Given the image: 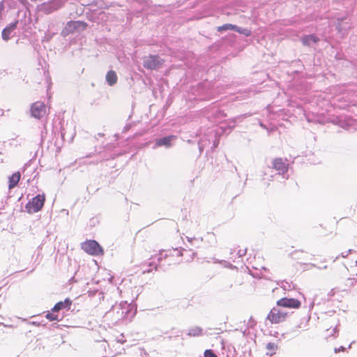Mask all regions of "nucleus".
Segmentation results:
<instances>
[{"instance_id": "obj_1", "label": "nucleus", "mask_w": 357, "mask_h": 357, "mask_svg": "<svg viewBox=\"0 0 357 357\" xmlns=\"http://www.w3.org/2000/svg\"><path fill=\"white\" fill-rule=\"evenodd\" d=\"M183 250H178L177 248L162 250L160 253L154 257L150 258V261L148 262L147 265L144 264L142 267V273H150L153 270H157L158 266H165V264H162V259H166L176 255L177 257L183 255Z\"/></svg>"}, {"instance_id": "obj_2", "label": "nucleus", "mask_w": 357, "mask_h": 357, "mask_svg": "<svg viewBox=\"0 0 357 357\" xmlns=\"http://www.w3.org/2000/svg\"><path fill=\"white\" fill-rule=\"evenodd\" d=\"M130 312V305L127 302H121L112 306L105 314V318L112 324H118L126 318Z\"/></svg>"}, {"instance_id": "obj_3", "label": "nucleus", "mask_w": 357, "mask_h": 357, "mask_svg": "<svg viewBox=\"0 0 357 357\" xmlns=\"http://www.w3.org/2000/svg\"><path fill=\"white\" fill-rule=\"evenodd\" d=\"M45 201V197L44 194L38 195L26 204V211L30 214L40 211L44 206Z\"/></svg>"}, {"instance_id": "obj_4", "label": "nucleus", "mask_w": 357, "mask_h": 357, "mask_svg": "<svg viewBox=\"0 0 357 357\" xmlns=\"http://www.w3.org/2000/svg\"><path fill=\"white\" fill-rule=\"evenodd\" d=\"M82 249L91 255H100L103 250L99 243L94 240H89L82 243Z\"/></svg>"}, {"instance_id": "obj_5", "label": "nucleus", "mask_w": 357, "mask_h": 357, "mask_svg": "<svg viewBox=\"0 0 357 357\" xmlns=\"http://www.w3.org/2000/svg\"><path fill=\"white\" fill-rule=\"evenodd\" d=\"M86 26V23L82 21L68 22L61 31L63 36H66L75 31L84 30Z\"/></svg>"}, {"instance_id": "obj_6", "label": "nucleus", "mask_w": 357, "mask_h": 357, "mask_svg": "<svg viewBox=\"0 0 357 357\" xmlns=\"http://www.w3.org/2000/svg\"><path fill=\"white\" fill-rule=\"evenodd\" d=\"M163 63V60L158 56L149 55L144 58V67L149 70H155L160 68Z\"/></svg>"}, {"instance_id": "obj_7", "label": "nucleus", "mask_w": 357, "mask_h": 357, "mask_svg": "<svg viewBox=\"0 0 357 357\" xmlns=\"http://www.w3.org/2000/svg\"><path fill=\"white\" fill-rule=\"evenodd\" d=\"M287 313L283 310L273 307L267 316V319L271 324H278L285 320Z\"/></svg>"}, {"instance_id": "obj_8", "label": "nucleus", "mask_w": 357, "mask_h": 357, "mask_svg": "<svg viewBox=\"0 0 357 357\" xmlns=\"http://www.w3.org/2000/svg\"><path fill=\"white\" fill-rule=\"evenodd\" d=\"M47 114L46 105L43 102H36L31 106V114L37 119H40Z\"/></svg>"}, {"instance_id": "obj_9", "label": "nucleus", "mask_w": 357, "mask_h": 357, "mask_svg": "<svg viewBox=\"0 0 357 357\" xmlns=\"http://www.w3.org/2000/svg\"><path fill=\"white\" fill-rule=\"evenodd\" d=\"M277 305L284 307L297 309L300 307L301 302L295 298H282L278 301Z\"/></svg>"}, {"instance_id": "obj_10", "label": "nucleus", "mask_w": 357, "mask_h": 357, "mask_svg": "<svg viewBox=\"0 0 357 357\" xmlns=\"http://www.w3.org/2000/svg\"><path fill=\"white\" fill-rule=\"evenodd\" d=\"M273 168L278 171L279 174H284L287 171L288 165L282 158H275L273 160Z\"/></svg>"}, {"instance_id": "obj_11", "label": "nucleus", "mask_w": 357, "mask_h": 357, "mask_svg": "<svg viewBox=\"0 0 357 357\" xmlns=\"http://www.w3.org/2000/svg\"><path fill=\"white\" fill-rule=\"evenodd\" d=\"M175 138V136L169 135L158 139L155 141L153 148L155 149L159 146H165L166 148H169L172 146V141Z\"/></svg>"}, {"instance_id": "obj_12", "label": "nucleus", "mask_w": 357, "mask_h": 357, "mask_svg": "<svg viewBox=\"0 0 357 357\" xmlns=\"http://www.w3.org/2000/svg\"><path fill=\"white\" fill-rule=\"evenodd\" d=\"M224 29L225 31L227 30H233L235 32L244 35L245 36H249L251 33L250 30L248 29L241 28L231 24H225Z\"/></svg>"}, {"instance_id": "obj_13", "label": "nucleus", "mask_w": 357, "mask_h": 357, "mask_svg": "<svg viewBox=\"0 0 357 357\" xmlns=\"http://www.w3.org/2000/svg\"><path fill=\"white\" fill-rule=\"evenodd\" d=\"M59 6L55 2L44 3L40 6V11L45 14H50L53 11L57 10Z\"/></svg>"}, {"instance_id": "obj_14", "label": "nucleus", "mask_w": 357, "mask_h": 357, "mask_svg": "<svg viewBox=\"0 0 357 357\" xmlns=\"http://www.w3.org/2000/svg\"><path fill=\"white\" fill-rule=\"evenodd\" d=\"M72 305V301L70 298H66L63 301H60L55 304L52 309V312H59L62 309L69 310Z\"/></svg>"}, {"instance_id": "obj_15", "label": "nucleus", "mask_w": 357, "mask_h": 357, "mask_svg": "<svg viewBox=\"0 0 357 357\" xmlns=\"http://www.w3.org/2000/svg\"><path fill=\"white\" fill-rule=\"evenodd\" d=\"M17 22H12L3 29L2 38L4 40H8L10 38L11 33L15 29L17 26Z\"/></svg>"}, {"instance_id": "obj_16", "label": "nucleus", "mask_w": 357, "mask_h": 357, "mask_svg": "<svg viewBox=\"0 0 357 357\" xmlns=\"http://www.w3.org/2000/svg\"><path fill=\"white\" fill-rule=\"evenodd\" d=\"M20 179V173L19 172H15L10 176H9V178H8L9 189H12L15 185H17Z\"/></svg>"}, {"instance_id": "obj_17", "label": "nucleus", "mask_w": 357, "mask_h": 357, "mask_svg": "<svg viewBox=\"0 0 357 357\" xmlns=\"http://www.w3.org/2000/svg\"><path fill=\"white\" fill-rule=\"evenodd\" d=\"M105 79L107 83L109 86H113L117 82V75L115 71L114 70H109L107 72L105 76Z\"/></svg>"}, {"instance_id": "obj_18", "label": "nucleus", "mask_w": 357, "mask_h": 357, "mask_svg": "<svg viewBox=\"0 0 357 357\" xmlns=\"http://www.w3.org/2000/svg\"><path fill=\"white\" fill-rule=\"evenodd\" d=\"M187 335L190 337H198L202 335V329L199 326H193L188 330Z\"/></svg>"}, {"instance_id": "obj_19", "label": "nucleus", "mask_w": 357, "mask_h": 357, "mask_svg": "<svg viewBox=\"0 0 357 357\" xmlns=\"http://www.w3.org/2000/svg\"><path fill=\"white\" fill-rule=\"evenodd\" d=\"M317 40L318 38L314 35L305 36L302 38L303 43L306 45H311Z\"/></svg>"}, {"instance_id": "obj_20", "label": "nucleus", "mask_w": 357, "mask_h": 357, "mask_svg": "<svg viewBox=\"0 0 357 357\" xmlns=\"http://www.w3.org/2000/svg\"><path fill=\"white\" fill-rule=\"evenodd\" d=\"M266 349L270 351V354L272 355L275 353L277 346L274 343L269 342L266 345Z\"/></svg>"}, {"instance_id": "obj_21", "label": "nucleus", "mask_w": 357, "mask_h": 357, "mask_svg": "<svg viewBox=\"0 0 357 357\" xmlns=\"http://www.w3.org/2000/svg\"><path fill=\"white\" fill-rule=\"evenodd\" d=\"M54 312H48L46 314V318L50 321H57L59 320L58 315L54 314Z\"/></svg>"}, {"instance_id": "obj_22", "label": "nucleus", "mask_w": 357, "mask_h": 357, "mask_svg": "<svg viewBox=\"0 0 357 357\" xmlns=\"http://www.w3.org/2000/svg\"><path fill=\"white\" fill-rule=\"evenodd\" d=\"M204 357H218L212 350L206 349L204 351Z\"/></svg>"}, {"instance_id": "obj_23", "label": "nucleus", "mask_w": 357, "mask_h": 357, "mask_svg": "<svg viewBox=\"0 0 357 357\" xmlns=\"http://www.w3.org/2000/svg\"><path fill=\"white\" fill-rule=\"evenodd\" d=\"M52 36H53V33H46L45 36H44V40H47V41H49L52 38Z\"/></svg>"}, {"instance_id": "obj_24", "label": "nucleus", "mask_w": 357, "mask_h": 357, "mask_svg": "<svg viewBox=\"0 0 357 357\" xmlns=\"http://www.w3.org/2000/svg\"><path fill=\"white\" fill-rule=\"evenodd\" d=\"M98 291L96 290H89L88 294L89 296H93Z\"/></svg>"}, {"instance_id": "obj_25", "label": "nucleus", "mask_w": 357, "mask_h": 357, "mask_svg": "<svg viewBox=\"0 0 357 357\" xmlns=\"http://www.w3.org/2000/svg\"><path fill=\"white\" fill-rule=\"evenodd\" d=\"M344 350H345V348L344 347H339L337 349V348L335 349V352L337 353L339 351H344Z\"/></svg>"}, {"instance_id": "obj_26", "label": "nucleus", "mask_w": 357, "mask_h": 357, "mask_svg": "<svg viewBox=\"0 0 357 357\" xmlns=\"http://www.w3.org/2000/svg\"><path fill=\"white\" fill-rule=\"evenodd\" d=\"M350 252H351V250H349L347 252H344V253H342V256L343 257H347V256L349 255V253H350Z\"/></svg>"}, {"instance_id": "obj_27", "label": "nucleus", "mask_w": 357, "mask_h": 357, "mask_svg": "<svg viewBox=\"0 0 357 357\" xmlns=\"http://www.w3.org/2000/svg\"><path fill=\"white\" fill-rule=\"evenodd\" d=\"M187 239L189 242H192V241H198L197 238H189V237H187Z\"/></svg>"}, {"instance_id": "obj_28", "label": "nucleus", "mask_w": 357, "mask_h": 357, "mask_svg": "<svg viewBox=\"0 0 357 357\" xmlns=\"http://www.w3.org/2000/svg\"><path fill=\"white\" fill-rule=\"evenodd\" d=\"M218 31H223V26H220L218 27Z\"/></svg>"}, {"instance_id": "obj_29", "label": "nucleus", "mask_w": 357, "mask_h": 357, "mask_svg": "<svg viewBox=\"0 0 357 357\" xmlns=\"http://www.w3.org/2000/svg\"><path fill=\"white\" fill-rule=\"evenodd\" d=\"M220 344L222 345V348L223 349V340H221Z\"/></svg>"}, {"instance_id": "obj_30", "label": "nucleus", "mask_w": 357, "mask_h": 357, "mask_svg": "<svg viewBox=\"0 0 357 357\" xmlns=\"http://www.w3.org/2000/svg\"><path fill=\"white\" fill-rule=\"evenodd\" d=\"M351 344H352V343H351V344L349 345V348H351Z\"/></svg>"}, {"instance_id": "obj_31", "label": "nucleus", "mask_w": 357, "mask_h": 357, "mask_svg": "<svg viewBox=\"0 0 357 357\" xmlns=\"http://www.w3.org/2000/svg\"><path fill=\"white\" fill-rule=\"evenodd\" d=\"M192 256H194V255H195V252H192ZM192 258H193V257H192Z\"/></svg>"}]
</instances>
